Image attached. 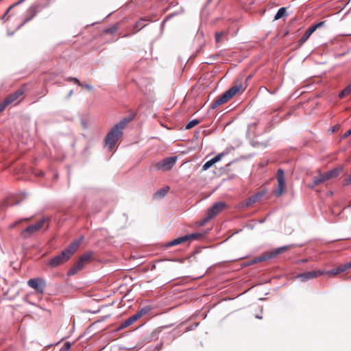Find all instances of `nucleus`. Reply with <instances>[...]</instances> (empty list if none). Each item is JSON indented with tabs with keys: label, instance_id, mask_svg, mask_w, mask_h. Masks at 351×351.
<instances>
[{
	"label": "nucleus",
	"instance_id": "obj_1",
	"mask_svg": "<svg viewBox=\"0 0 351 351\" xmlns=\"http://www.w3.org/2000/svg\"><path fill=\"white\" fill-rule=\"evenodd\" d=\"M131 119V118L123 119L108 132L104 141L105 145L108 147L109 149H112L115 145L119 138L122 136L123 129Z\"/></svg>",
	"mask_w": 351,
	"mask_h": 351
},
{
	"label": "nucleus",
	"instance_id": "obj_2",
	"mask_svg": "<svg viewBox=\"0 0 351 351\" xmlns=\"http://www.w3.org/2000/svg\"><path fill=\"white\" fill-rule=\"evenodd\" d=\"M81 240L82 239L73 241L60 254L51 258L48 265L51 268H55L67 261L79 247Z\"/></svg>",
	"mask_w": 351,
	"mask_h": 351
},
{
	"label": "nucleus",
	"instance_id": "obj_3",
	"mask_svg": "<svg viewBox=\"0 0 351 351\" xmlns=\"http://www.w3.org/2000/svg\"><path fill=\"white\" fill-rule=\"evenodd\" d=\"M245 88L241 84H237L227 90L222 95H221L218 98H217L211 104L210 107L213 109H215L219 106L220 105L227 102L232 97H233L236 94L243 92Z\"/></svg>",
	"mask_w": 351,
	"mask_h": 351
},
{
	"label": "nucleus",
	"instance_id": "obj_4",
	"mask_svg": "<svg viewBox=\"0 0 351 351\" xmlns=\"http://www.w3.org/2000/svg\"><path fill=\"white\" fill-rule=\"evenodd\" d=\"M341 171L342 168H335L326 172L324 174L319 173L318 176H315L313 178V182L312 184H308V187L313 189L321 183H323L331 178H336L339 175Z\"/></svg>",
	"mask_w": 351,
	"mask_h": 351
},
{
	"label": "nucleus",
	"instance_id": "obj_5",
	"mask_svg": "<svg viewBox=\"0 0 351 351\" xmlns=\"http://www.w3.org/2000/svg\"><path fill=\"white\" fill-rule=\"evenodd\" d=\"M226 208V204L223 202H218L215 203L210 208L207 210V217L202 219L199 225L203 226L220 212Z\"/></svg>",
	"mask_w": 351,
	"mask_h": 351
},
{
	"label": "nucleus",
	"instance_id": "obj_6",
	"mask_svg": "<svg viewBox=\"0 0 351 351\" xmlns=\"http://www.w3.org/2000/svg\"><path fill=\"white\" fill-rule=\"evenodd\" d=\"M177 160V156L167 157L161 161L154 163L153 167L158 171H167L173 168Z\"/></svg>",
	"mask_w": 351,
	"mask_h": 351
},
{
	"label": "nucleus",
	"instance_id": "obj_7",
	"mask_svg": "<svg viewBox=\"0 0 351 351\" xmlns=\"http://www.w3.org/2000/svg\"><path fill=\"white\" fill-rule=\"evenodd\" d=\"M277 182L278 186L276 189L274 191V193L276 197L281 196L285 191V178L284 171L281 169H279L277 171Z\"/></svg>",
	"mask_w": 351,
	"mask_h": 351
},
{
	"label": "nucleus",
	"instance_id": "obj_8",
	"mask_svg": "<svg viewBox=\"0 0 351 351\" xmlns=\"http://www.w3.org/2000/svg\"><path fill=\"white\" fill-rule=\"evenodd\" d=\"M289 248V246H288V245L278 247V248L274 250V251L271 252L269 254H268L267 255H262L258 257L254 258V259H252L250 261V264L258 263L266 261L269 258H271L274 257L275 256H276L280 253H282L283 252L288 250Z\"/></svg>",
	"mask_w": 351,
	"mask_h": 351
},
{
	"label": "nucleus",
	"instance_id": "obj_9",
	"mask_svg": "<svg viewBox=\"0 0 351 351\" xmlns=\"http://www.w3.org/2000/svg\"><path fill=\"white\" fill-rule=\"evenodd\" d=\"M46 221L45 218L39 220L36 223L29 226L21 232V236L23 238H28L32 234L38 231L45 224Z\"/></svg>",
	"mask_w": 351,
	"mask_h": 351
},
{
	"label": "nucleus",
	"instance_id": "obj_10",
	"mask_svg": "<svg viewBox=\"0 0 351 351\" xmlns=\"http://www.w3.org/2000/svg\"><path fill=\"white\" fill-rule=\"evenodd\" d=\"M27 285L34 289L37 293H43L44 292L46 283L42 278H31L27 281Z\"/></svg>",
	"mask_w": 351,
	"mask_h": 351
},
{
	"label": "nucleus",
	"instance_id": "obj_11",
	"mask_svg": "<svg viewBox=\"0 0 351 351\" xmlns=\"http://www.w3.org/2000/svg\"><path fill=\"white\" fill-rule=\"evenodd\" d=\"M325 274V270L310 271L300 274L297 276L302 281H307Z\"/></svg>",
	"mask_w": 351,
	"mask_h": 351
},
{
	"label": "nucleus",
	"instance_id": "obj_12",
	"mask_svg": "<svg viewBox=\"0 0 351 351\" xmlns=\"http://www.w3.org/2000/svg\"><path fill=\"white\" fill-rule=\"evenodd\" d=\"M325 22L324 21H321V22H319L317 23V24L315 25H311V27H309L306 30V32H304V34L302 35V36L301 37V38L300 39L299 42L300 44H303L308 39V38L311 36V34L317 29V28H319L322 26H324Z\"/></svg>",
	"mask_w": 351,
	"mask_h": 351
},
{
	"label": "nucleus",
	"instance_id": "obj_13",
	"mask_svg": "<svg viewBox=\"0 0 351 351\" xmlns=\"http://www.w3.org/2000/svg\"><path fill=\"white\" fill-rule=\"evenodd\" d=\"M228 31H221V32H217L215 34V40L217 44H219L224 40H228Z\"/></svg>",
	"mask_w": 351,
	"mask_h": 351
},
{
	"label": "nucleus",
	"instance_id": "obj_14",
	"mask_svg": "<svg viewBox=\"0 0 351 351\" xmlns=\"http://www.w3.org/2000/svg\"><path fill=\"white\" fill-rule=\"evenodd\" d=\"M23 93V91L22 90H18L15 93L8 95L5 99V101L7 104H10L14 101H16L20 96H21Z\"/></svg>",
	"mask_w": 351,
	"mask_h": 351
},
{
	"label": "nucleus",
	"instance_id": "obj_15",
	"mask_svg": "<svg viewBox=\"0 0 351 351\" xmlns=\"http://www.w3.org/2000/svg\"><path fill=\"white\" fill-rule=\"evenodd\" d=\"M188 241V238L184 236L183 237H178L177 239H175L169 242H168L165 246L167 247H172V246H174V245H180L182 243H184V242H186Z\"/></svg>",
	"mask_w": 351,
	"mask_h": 351
},
{
	"label": "nucleus",
	"instance_id": "obj_16",
	"mask_svg": "<svg viewBox=\"0 0 351 351\" xmlns=\"http://www.w3.org/2000/svg\"><path fill=\"white\" fill-rule=\"evenodd\" d=\"M138 320L137 317L135 315H133L132 316L130 317L128 319L123 322L120 326H119V329L121 330L123 328H125L132 324H134L135 322Z\"/></svg>",
	"mask_w": 351,
	"mask_h": 351
},
{
	"label": "nucleus",
	"instance_id": "obj_17",
	"mask_svg": "<svg viewBox=\"0 0 351 351\" xmlns=\"http://www.w3.org/2000/svg\"><path fill=\"white\" fill-rule=\"evenodd\" d=\"M204 236V234L199 232H195L189 234L185 235L186 237L188 238V241L199 240Z\"/></svg>",
	"mask_w": 351,
	"mask_h": 351
},
{
	"label": "nucleus",
	"instance_id": "obj_18",
	"mask_svg": "<svg viewBox=\"0 0 351 351\" xmlns=\"http://www.w3.org/2000/svg\"><path fill=\"white\" fill-rule=\"evenodd\" d=\"M145 21H148V20L145 19H141L140 21L136 23V24L134 25V28L136 29L135 32H138L140 29L147 25V24L145 23Z\"/></svg>",
	"mask_w": 351,
	"mask_h": 351
},
{
	"label": "nucleus",
	"instance_id": "obj_19",
	"mask_svg": "<svg viewBox=\"0 0 351 351\" xmlns=\"http://www.w3.org/2000/svg\"><path fill=\"white\" fill-rule=\"evenodd\" d=\"M169 190V186H165L156 192L155 197H158V198L162 197L167 195Z\"/></svg>",
	"mask_w": 351,
	"mask_h": 351
},
{
	"label": "nucleus",
	"instance_id": "obj_20",
	"mask_svg": "<svg viewBox=\"0 0 351 351\" xmlns=\"http://www.w3.org/2000/svg\"><path fill=\"white\" fill-rule=\"evenodd\" d=\"M150 309L151 308L149 306H145V307L142 308L140 311H137L134 315L138 319L142 316L146 315L150 311Z\"/></svg>",
	"mask_w": 351,
	"mask_h": 351
},
{
	"label": "nucleus",
	"instance_id": "obj_21",
	"mask_svg": "<svg viewBox=\"0 0 351 351\" xmlns=\"http://www.w3.org/2000/svg\"><path fill=\"white\" fill-rule=\"evenodd\" d=\"M349 95H351V83L339 93V97L343 98Z\"/></svg>",
	"mask_w": 351,
	"mask_h": 351
},
{
	"label": "nucleus",
	"instance_id": "obj_22",
	"mask_svg": "<svg viewBox=\"0 0 351 351\" xmlns=\"http://www.w3.org/2000/svg\"><path fill=\"white\" fill-rule=\"evenodd\" d=\"M349 95H351V83L339 93V97L343 98Z\"/></svg>",
	"mask_w": 351,
	"mask_h": 351
},
{
	"label": "nucleus",
	"instance_id": "obj_23",
	"mask_svg": "<svg viewBox=\"0 0 351 351\" xmlns=\"http://www.w3.org/2000/svg\"><path fill=\"white\" fill-rule=\"evenodd\" d=\"M286 14V8H280L274 16L275 20H278Z\"/></svg>",
	"mask_w": 351,
	"mask_h": 351
},
{
	"label": "nucleus",
	"instance_id": "obj_24",
	"mask_svg": "<svg viewBox=\"0 0 351 351\" xmlns=\"http://www.w3.org/2000/svg\"><path fill=\"white\" fill-rule=\"evenodd\" d=\"M93 256V253L91 252H88L82 255L80 257V259L83 261L85 264Z\"/></svg>",
	"mask_w": 351,
	"mask_h": 351
},
{
	"label": "nucleus",
	"instance_id": "obj_25",
	"mask_svg": "<svg viewBox=\"0 0 351 351\" xmlns=\"http://www.w3.org/2000/svg\"><path fill=\"white\" fill-rule=\"evenodd\" d=\"M199 123V121L198 119H193L186 124V129H191L193 127L196 126Z\"/></svg>",
	"mask_w": 351,
	"mask_h": 351
},
{
	"label": "nucleus",
	"instance_id": "obj_26",
	"mask_svg": "<svg viewBox=\"0 0 351 351\" xmlns=\"http://www.w3.org/2000/svg\"><path fill=\"white\" fill-rule=\"evenodd\" d=\"M227 154H228V152H223L219 153L217 155H216L215 157H213L211 160L215 164L216 162H217L219 160H221L222 157L224 156L225 155H226Z\"/></svg>",
	"mask_w": 351,
	"mask_h": 351
},
{
	"label": "nucleus",
	"instance_id": "obj_27",
	"mask_svg": "<svg viewBox=\"0 0 351 351\" xmlns=\"http://www.w3.org/2000/svg\"><path fill=\"white\" fill-rule=\"evenodd\" d=\"M350 267H351V263H347L346 264L341 265L339 267H337L340 273L345 271L346 270H347L348 269H349Z\"/></svg>",
	"mask_w": 351,
	"mask_h": 351
},
{
	"label": "nucleus",
	"instance_id": "obj_28",
	"mask_svg": "<svg viewBox=\"0 0 351 351\" xmlns=\"http://www.w3.org/2000/svg\"><path fill=\"white\" fill-rule=\"evenodd\" d=\"M340 274L339 269L337 267L336 268H334L332 269H330L329 271H326L325 270V274H328V275H331V276H335V275H337Z\"/></svg>",
	"mask_w": 351,
	"mask_h": 351
},
{
	"label": "nucleus",
	"instance_id": "obj_29",
	"mask_svg": "<svg viewBox=\"0 0 351 351\" xmlns=\"http://www.w3.org/2000/svg\"><path fill=\"white\" fill-rule=\"evenodd\" d=\"M215 163L213 161L210 159V160L207 161L202 167V169L204 171H206L210 167H211Z\"/></svg>",
	"mask_w": 351,
	"mask_h": 351
},
{
	"label": "nucleus",
	"instance_id": "obj_30",
	"mask_svg": "<svg viewBox=\"0 0 351 351\" xmlns=\"http://www.w3.org/2000/svg\"><path fill=\"white\" fill-rule=\"evenodd\" d=\"M80 270L75 267L73 266L69 271H68V276H73L76 274Z\"/></svg>",
	"mask_w": 351,
	"mask_h": 351
},
{
	"label": "nucleus",
	"instance_id": "obj_31",
	"mask_svg": "<svg viewBox=\"0 0 351 351\" xmlns=\"http://www.w3.org/2000/svg\"><path fill=\"white\" fill-rule=\"evenodd\" d=\"M84 265L85 263L79 258V260L73 265L75 266L79 270H81L84 267Z\"/></svg>",
	"mask_w": 351,
	"mask_h": 351
},
{
	"label": "nucleus",
	"instance_id": "obj_32",
	"mask_svg": "<svg viewBox=\"0 0 351 351\" xmlns=\"http://www.w3.org/2000/svg\"><path fill=\"white\" fill-rule=\"evenodd\" d=\"M68 82H73L77 84L78 86H82V83L80 82V80L76 77H70L66 79Z\"/></svg>",
	"mask_w": 351,
	"mask_h": 351
},
{
	"label": "nucleus",
	"instance_id": "obj_33",
	"mask_svg": "<svg viewBox=\"0 0 351 351\" xmlns=\"http://www.w3.org/2000/svg\"><path fill=\"white\" fill-rule=\"evenodd\" d=\"M25 1V0H19V1H18L17 2H16L15 3H14L13 5H12L11 6H10V7L8 8L7 11H6L5 14H7L12 8H14V6H16V5H19L21 4V3H23Z\"/></svg>",
	"mask_w": 351,
	"mask_h": 351
},
{
	"label": "nucleus",
	"instance_id": "obj_34",
	"mask_svg": "<svg viewBox=\"0 0 351 351\" xmlns=\"http://www.w3.org/2000/svg\"><path fill=\"white\" fill-rule=\"evenodd\" d=\"M8 106V104H7L5 101V99L3 100V102L0 103V112L3 111L5 110V108Z\"/></svg>",
	"mask_w": 351,
	"mask_h": 351
},
{
	"label": "nucleus",
	"instance_id": "obj_35",
	"mask_svg": "<svg viewBox=\"0 0 351 351\" xmlns=\"http://www.w3.org/2000/svg\"><path fill=\"white\" fill-rule=\"evenodd\" d=\"M29 219L28 218H25V219H21V220H19V221H15L14 223H12V225L10 226V228H14L16 225H18L19 223H20L22 221H26V220H29Z\"/></svg>",
	"mask_w": 351,
	"mask_h": 351
},
{
	"label": "nucleus",
	"instance_id": "obj_36",
	"mask_svg": "<svg viewBox=\"0 0 351 351\" xmlns=\"http://www.w3.org/2000/svg\"><path fill=\"white\" fill-rule=\"evenodd\" d=\"M117 28L116 27H112L106 29L105 30V32L108 33V34H113L117 31Z\"/></svg>",
	"mask_w": 351,
	"mask_h": 351
},
{
	"label": "nucleus",
	"instance_id": "obj_37",
	"mask_svg": "<svg viewBox=\"0 0 351 351\" xmlns=\"http://www.w3.org/2000/svg\"><path fill=\"white\" fill-rule=\"evenodd\" d=\"M71 348V344L69 342H66L63 346V349L64 351H69Z\"/></svg>",
	"mask_w": 351,
	"mask_h": 351
},
{
	"label": "nucleus",
	"instance_id": "obj_38",
	"mask_svg": "<svg viewBox=\"0 0 351 351\" xmlns=\"http://www.w3.org/2000/svg\"><path fill=\"white\" fill-rule=\"evenodd\" d=\"M345 184H351V174L348 176V178H346L345 180Z\"/></svg>",
	"mask_w": 351,
	"mask_h": 351
},
{
	"label": "nucleus",
	"instance_id": "obj_39",
	"mask_svg": "<svg viewBox=\"0 0 351 351\" xmlns=\"http://www.w3.org/2000/svg\"><path fill=\"white\" fill-rule=\"evenodd\" d=\"M82 87H84L85 88H86L87 90H92L93 89V87L91 85H89V84H82Z\"/></svg>",
	"mask_w": 351,
	"mask_h": 351
},
{
	"label": "nucleus",
	"instance_id": "obj_40",
	"mask_svg": "<svg viewBox=\"0 0 351 351\" xmlns=\"http://www.w3.org/2000/svg\"><path fill=\"white\" fill-rule=\"evenodd\" d=\"M351 135V128L350 130H348L344 134H343V137L346 138V137H348V136Z\"/></svg>",
	"mask_w": 351,
	"mask_h": 351
},
{
	"label": "nucleus",
	"instance_id": "obj_41",
	"mask_svg": "<svg viewBox=\"0 0 351 351\" xmlns=\"http://www.w3.org/2000/svg\"><path fill=\"white\" fill-rule=\"evenodd\" d=\"M72 94H73V90H71L68 95V97H69Z\"/></svg>",
	"mask_w": 351,
	"mask_h": 351
},
{
	"label": "nucleus",
	"instance_id": "obj_42",
	"mask_svg": "<svg viewBox=\"0 0 351 351\" xmlns=\"http://www.w3.org/2000/svg\"><path fill=\"white\" fill-rule=\"evenodd\" d=\"M256 317H257L258 319H261V317L260 315H257V316H256Z\"/></svg>",
	"mask_w": 351,
	"mask_h": 351
}]
</instances>
